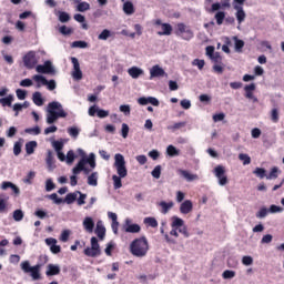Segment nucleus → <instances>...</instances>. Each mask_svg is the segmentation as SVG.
Here are the masks:
<instances>
[{
  "instance_id": "1",
  "label": "nucleus",
  "mask_w": 284,
  "mask_h": 284,
  "mask_svg": "<svg viewBox=\"0 0 284 284\" xmlns=\"http://www.w3.org/2000/svg\"><path fill=\"white\" fill-rule=\"evenodd\" d=\"M114 168L118 172V175H112L113 187L114 190H121L123 187L122 179L128 176V168L125 166V158L121 153L114 155Z\"/></svg>"
},
{
  "instance_id": "2",
  "label": "nucleus",
  "mask_w": 284,
  "mask_h": 284,
  "mask_svg": "<svg viewBox=\"0 0 284 284\" xmlns=\"http://www.w3.org/2000/svg\"><path fill=\"white\" fill-rule=\"evenodd\" d=\"M130 252L136 258H143V256H148V252H150V244L148 243V239L142 236L140 239H135L130 244Z\"/></svg>"
},
{
  "instance_id": "3",
  "label": "nucleus",
  "mask_w": 284,
  "mask_h": 284,
  "mask_svg": "<svg viewBox=\"0 0 284 284\" xmlns=\"http://www.w3.org/2000/svg\"><path fill=\"white\" fill-rule=\"evenodd\" d=\"M68 113L63 111V105L59 102H51L48 104L47 123L52 125L59 119H65Z\"/></svg>"
},
{
  "instance_id": "4",
  "label": "nucleus",
  "mask_w": 284,
  "mask_h": 284,
  "mask_svg": "<svg viewBox=\"0 0 284 284\" xmlns=\"http://www.w3.org/2000/svg\"><path fill=\"white\" fill-rule=\"evenodd\" d=\"M20 267L22 272H24V274H30L33 281H39L41 278V267H42L41 264L31 266L29 261H23L20 264Z\"/></svg>"
},
{
  "instance_id": "5",
  "label": "nucleus",
  "mask_w": 284,
  "mask_h": 284,
  "mask_svg": "<svg viewBox=\"0 0 284 284\" xmlns=\"http://www.w3.org/2000/svg\"><path fill=\"white\" fill-rule=\"evenodd\" d=\"M85 256H90L91 258H97V256H101V246L99 245V240L93 236L91 237V247H87L84 250Z\"/></svg>"
},
{
  "instance_id": "6",
  "label": "nucleus",
  "mask_w": 284,
  "mask_h": 284,
  "mask_svg": "<svg viewBox=\"0 0 284 284\" xmlns=\"http://www.w3.org/2000/svg\"><path fill=\"white\" fill-rule=\"evenodd\" d=\"M178 37H182L185 41H190V39L194 38V32L191 29H187L185 23H178V30L175 31Z\"/></svg>"
},
{
  "instance_id": "7",
  "label": "nucleus",
  "mask_w": 284,
  "mask_h": 284,
  "mask_svg": "<svg viewBox=\"0 0 284 284\" xmlns=\"http://www.w3.org/2000/svg\"><path fill=\"white\" fill-rule=\"evenodd\" d=\"M36 72L39 74H57L54 67H52V62L50 60L45 61L43 64H39L36 67Z\"/></svg>"
},
{
  "instance_id": "8",
  "label": "nucleus",
  "mask_w": 284,
  "mask_h": 284,
  "mask_svg": "<svg viewBox=\"0 0 284 284\" xmlns=\"http://www.w3.org/2000/svg\"><path fill=\"white\" fill-rule=\"evenodd\" d=\"M23 63L28 70L34 69V65H37V53H34V51H29L23 57Z\"/></svg>"
},
{
  "instance_id": "9",
  "label": "nucleus",
  "mask_w": 284,
  "mask_h": 284,
  "mask_svg": "<svg viewBox=\"0 0 284 284\" xmlns=\"http://www.w3.org/2000/svg\"><path fill=\"white\" fill-rule=\"evenodd\" d=\"M171 227L172 230L170 231V235L179 239V227H183V219L179 216H173Z\"/></svg>"
},
{
  "instance_id": "10",
  "label": "nucleus",
  "mask_w": 284,
  "mask_h": 284,
  "mask_svg": "<svg viewBox=\"0 0 284 284\" xmlns=\"http://www.w3.org/2000/svg\"><path fill=\"white\" fill-rule=\"evenodd\" d=\"M214 174L219 180L220 185H227V175H225V166L223 165L215 166Z\"/></svg>"
},
{
  "instance_id": "11",
  "label": "nucleus",
  "mask_w": 284,
  "mask_h": 284,
  "mask_svg": "<svg viewBox=\"0 0 284 284\" xmlns=\"http://www.w3.org/2000/svg\"><path fill=\"white\" fill-rule=\"evenodd\" d=\"M254 90H256L255 83L246 84L244 87L245 99H248L253 103H258V98L254 95Z\"/></svg>"
},
{
  "instance_id": "12",
  "label": "nucleus",
  "mask_w": 284,
  "mask_h": 284,
  "mask_svg": "<svg viewBox=\"0 0 284 284\" xmlns=\"http://www.w3.org/2000/svg\"><path fill=\"white\" fill-rule=\"evenodd\" d=\"M178 174H180V176H182V179H185V181H187L189 183H192V181H199L197 174L190 173L189 171L183 169H178Z\"/></svg>"
},
{
  "instance_id": "13",
  "label": "nucleus",
  "mask_w": 284,
  "mask_h": 284,
  "mask_svg": "<svg viewBox=\"0 0 284 284\" xmlns=\"http://www.w3.org/2000/svg\"><path fill=\"white\" fill-rule=\"evenodd\" d=\"M130 220L125 221V227H124V232L129 233V234H139V232H141V225L139 224H130Z\"/></svg>"
},
{
  "instance_id": "14",
  "label": "nucleus",
  "mask_w": 284,
  "mask_h": 284,
  "mask_svg": "<svg viewBox=\"0 0 284 284\" xmlns=\"http://www.w3.org/2000/svg\"><path fill=\"white\" fill-rule=\"evenodd\" d=\"M82 225L85 232H88L89 234H92V232H94V220L92 217H84Z\"/></svg>"
},
{
  "instance_id": "15",
  "label": "nucleus",
  "mask_w": 284,
  "mask_h": 284,
  "mask_svg": "<svg viewBox=\"0 0 284 284\" xmlns=\"http://www.w3.org/2000/svg\"><path fill=\"white\" fill-rule=\"evenodd\" d=\"M1 190H8V189H11L13 194H16V196H19V194H21V190H19V186H17L14 183L12 182H8V181H4L1 183Z\"/></svg>"
},
{
  "instance_id": "16",
  "label": "nucleus",
  "mask_w": 284,
  "mask_h": 284,
  "mask_svg": "<svg viewBox=\"0 0 284 284\" xmlns=\"http://www.w3.org/2000/svg\"><path fill=\"white\" fill-rule=\"evenodd\" d=\"M45 163L50 172H52V170L57 168V165L54 164V153L50 150L47 152Z\"/></svg>"
},
{
  "instance_id": "17",
  "label": "nucleus",
  "mask_w": 284,
  "mask_h": 284,
  "mask_svg": "<svg viewBox=\"0 0 284 284\" xmlns=\"http://www.w3.org/2000/svg\"><path fill=\"white\" fill-rule=\"evenodd\" d=\"M193 209H194V205L192 204V202L190 200H185L180 205L181 214H190V212H192Z\"/></svg>"
},
{
  "instance_id": "18",
  "label": "nucleus",
  "mask_w": 284,
  "mask_h": 284,
  "mask_svg": "<svg viewBox=\"0 0 284 284\" xmlns=\"http://www.w3.org/2000/svg\"><path fill=\"white\" fill-rule=\"evenodd\" d=\"M95 234L100 239V241H103L105 239V226L103 225L102 221L97 222Z\"/></svg>"
},
{
  "instance_id": "19",
  "label": "nucleus",
  "mask_w": 284,
  "mask_h": 284,
  "mask_svg": "<svg viewBox=\"0 0 284 284\" xmlns=\"http://www.w3.org/2000/svg\"><path fill=\"white\" fill-rule=\"evenodd\" d=\"M234 10H236L235 17L237 19V23H243V21H245V17H247L245 14V10H243V7L235 4Z\"/></svg>"
},
{
  "instance_id": "20",
  "label": "nucleus",
  "mask_w": 284,
  "mask_h": 284,
  "mask_svg": "<svg viewBox=\"0 0 284 284\" xmlns=\"http://www.w3.org/2000/svg\"><path fill=\"white\" fill-rule=\"evenodd\" d=\"M59 274H61V267H59V265L49 264L47 266V272H45L47 276H57Z\"/></svg>"
},
{
  "instance_id": "21",
  "label": "nucleus",
  "mask_w": 284,
  "mask_h": 284,
  "mask_svg": "<svg viewBox=\"0 0 284 284\" xmlns=\"http://www.w3.org/2000/svg\"><path fill=\"white\" fill-rule=\"evenodd\" d=\"M150 74H151V79H154L156 77H164L165 70H163V68L159 67V64H155L150 70Z\"/></svg>"
},
{
  "instance_id": "22",
  "label": "nucleus",
  "mask_w": 284,
  "mask_h": 284,
  "mask_svg": "<svg viewBox=\"0 0 284 284\" xmlns=\"http://www.w3.org/2000/svg\"><path fill=\"white\" fill-rule=\"evenodd\" d=\"M128 74L130 77H132L133 79H139V77H143L144 74V71L143 69L139 68V67H131L129 70H128Z\"/></svg>"
},
{
  "instance_id": "23",
  "label": "nucleus",
  "mask_w": 284,
  "mask_h": 284,
  "mask_svg": "<svg viewBox=\"0 0 284 284\" xmlns=\"http://www.w3.org/2000/svg\"><path fill=\"white\" fill-rule=\"evenodd\" d=\"M162 31H159V37H170L172 34V24L163 23L161 27Z\"/></svg>"
},
{
  "instance_id": "24",
  "label": "nucleus",
  "mask_w": 284,
  "mask_h": 284,
  "mask_svg": "<svg viewBox=\"0 0 284 284\" xmlns=\"http://www.w3.org/2000/svg\"><path fill=\"white\" fill-rule=\"evenodd\" d=\"M88 185L97 187L99 185V172H93L88 176Z\"/></svg>"
},
{
  "instance_id": "25",
  "label": "nucleus",
  "mask_w": 284,
  "mask_h": 284,
  "mask_svg": "<svg viewBox=\"0 0 284 284\" xmlns=\"http://www.w3.org/2000/svg\"><path fill=\"white\" fill-rule=\"evenodd\" d=\"M85 170V159H81L78 164L73 168L72 173L73 174H81Z\"/></svg>"
},
{
  "instance_id": "26",
  "label": "nucleus",
  "mask_w": 284,
  "mask_h": 284,
  "mask_svg": "<svg viewBox=\"0 0 284 284\" xmlns=\"http://www.w3.org/2000/svg\"><path fill=\"white\" fill-rule=\"evenodd\" d=\"M160 206L162 207V214H168L170 212V210H172L174 207V202H165L162 201L160 202Z\"/></svg>"
},
{
  "instance_id": "27",
  "label": "nucleus",
  "mask_w": 284,
  "mask_h": 284,
  "mask_svg": "<svg viewBox=\"0 0 284 284\" xmlns=\"http://www.w3.org/2000/svg\"><path fill=\"white\" fill-rule=\"evenodd\" d=\"M32 79L36 81L38 89L41 88V85H45L48 83V79L41 74H36L32 77Z\"/></svg>"
},
{
  "instance_id": "28",
  "label": "nucleus",
  "mask_w": 284,
  "mask_h": 284,
  "mask_svg": "<svg viewBox=\"0 0 284 284\" xmlns=\"http://www.w3.org/2000/svg\"><path fill=\"white\" fill-rule=\"evenodd\" d=\"M110 37H114V32L104 29L102 30V32L98 36L99 41H108V39H110Z\"/></svg>"
},
{
  "instance_id": "29",
  "label": "nucleus",
  "mask_w": 284,
  "mask_h": 284,
  "mask_svg": "<svg viewBox=\"0 0 284 284\" xmlns=\"http://www.w3.org/2000/svg\"><path fill=\"white\" fill-rule=\"evenodd\" d=\"M32 101L34 105H38L39 108H41V105H43V98L41 97V92L36 91L32 95Z\"/></svg>"
},
{
  "instance_id": "30",
  "label": "nucleus",
  "mask_w": 284,
  "mask_h": 284,
  "mask_svg": "<svg viewBox=\"0 0 284 284\" xmlns=\"http://www.w3.org/2000/svg\"><path fill=\"white\" fill-rule=\"evenodd\" d=\"M12 101H14V97L13 95H8L7 98H1L0 99V104L3 108H12Z\"/></svg>"
},
{
  "instance_id": "31",
  "label": "nucleus",
  "mask_w": 284,
  "mask_h": 284,
  "mask_svg": "<svg viewBox=\"0 0 284 284\" xmlns=\"http://www.w3.org/2000/svg\"><path fill=\"white\" fill-rule=\"evenodd\" d=\"M34 150H37V141H30L26 143L27 154H34Z\"/></svg>"
},
{
  "instance_id": "32",
  "label": "nucleus",
  "mask_w": 284,
  "mask_h": 284,
  "mask_svg": "<svg viewBox=\"0 0 284 284\" xmlns=\"http://www.w3.org/2000/svg\"><path fill=\"white\" fill-rule=\"evenodd\" d=\"M123 11L125 14H134V4L130 1L124 2Z\"/></svg>"
},
{
  "instance_id": "33",
  "label": "nucleus",
  "mask_w": 284,
  "mask_h": 284,
  "mask_svg": "<svg viewBox=\"0 0 284 284\" xmlns=\"http://www.w3.org/2000/svg\"><path fill=\"white\" fill-rule=\"evenodd\" d=\"M77 193H68L63 200V203H67V205H72L74 201H77Z\"/></svg>"
},
{
  "instance_id": "34",
  "label": "nucleus",
  "mask_w": 284,
  "mask_h": 284,
  "mask_svg": "<svg viewBox=\"0 0 284 284\" xmlns=\"http://www.w3.org/2000/svg\"><path fill=\"white\" fill-rule=\"evenodd\" d=\"M235 41V52H243V48H245V42L240 40L237 37H234Z\"/></svg>"
},
{
  "instance_id": "35",
  "label": "nucleus",
  "mask_w": 284,
  "mask_h": 284,
  "mask_svg": "<svg viewBox=\"0 0 284 284\" xmlns=\"http://www.w3.org/2000/svg\"><path fill=\"white\" fill-rule=\"evenodd\" d=\"M187 125L186 122H175L173 125H169L168 130H171V132H176V130H181V128H185Z\"/></svg>"
},
{
  "instance_id": "36",
  "label": "nucleus",
  "mask_w": 284,
  "mask_h": 284,
  "mask_svg": "<svg viewBox=\"0 0 284 284\" xmlns=\"http://www.w3.org/2000/svg\"><path fill=\"white\" fill-rule=\"evenodd\" d=\"M47 199H50V201H53V203H55V205H61V203H63V199L59 197V195L57 193L47 195Z\"/></svg>"
},
{
  "instance_id": "37",
  "label": "nucleus",
  "mask_w": 284,
  "mask_h": 284,
  "mask_svg": "<svg viewBox=\"0 0 284 284\" xmlns=\"http://www.w3.org/2000/svg\"><path fill=\"white\" fill-rule=\"evenodd\" d=\"M178 232L183 234L184 239L190 237V233L187 232V226H185V222L182 220V226H179Z\"/></svg>"
},
{
  "instance_id": "38",
  "label": "nucleus",
  "mask_w": 284,
  "mask_h": 284,
  "mask_svg": "<svg viewBox=\"0 0 284 284\" xmlns=\"http://www.w3.org/2000/svg\"><path fill=\"white\" fill-rule=\"evenodd\" d=\"M215 21L217 26H223V21H225V12L219 11L215 13Z\"/></svg>"
},
{
  "instance_id": "39",
  "label": "nucleus",
  "mask_w": 284,
  "mask_h": 284,
  "mask_svg": "<svg viewBox=\"0 0 284 284\" xmlns=\"http://www.w3.org/2000/svg\"><path fill=\"white\" fill-rule=\"evenodd\" d=\"M239 159L243 162V165H250V163H252V158L245 153H240Z\"/></svg>"
},
{
  "instance_id": "40",
  "label": "nucleus",
  "mask_w": 284,
  "mask_h": 284,
  "mask_svg": "<svg viewBox=\"0 0 284 284\" xmlns=\"http://www.w3.org/2000/svg\"><path fill=\"white\" fill-rule=\"evenodd\" d=\"M144 223L150 227H159V222L154 217H145Z\"/></svg>"
},
{
  "instance_id": "41",
  "label": "nucleus",
  "mask_w": 284,
  "mask_h": 284,
  "mask_svg": "<svg viewBox=\"0 0 284 284\" xmlns=\"http://www.w3.org/2000/svg\"><path fill=\"white\" fill-rule=\"evenodd\" d=\"M75 159H77V155L74 154V151H72V150L68 151L67 156H65L67 163L69 165H71V163H74Z\"/></svg>"
},
{
  "instance_id": "42",
  "label": "nucleus",
  "mask_w": 284,
  "mask_h": 284,
  "mask_svg": "<svg viewBox=\"0 0 284 284\" xmlns=\"http://www.w3.org/2000/svg\"><path fill=\"white\" fill-rule=\"evenodd\" d=\"M8 212V200L0 197V214Z\"/></svg>"
},
{
  "instance_id": "43",
  "label": "nucleus",
  "mask_w": 284,
  "mask_h": 284,
  "mask_svg": "<svg viewBox=\"0 0 284 284\" xmlns=\"http://www.w3.org/2000/svg\"><path fill=\"white\" fill-rule=\"evenodd\" d=\"M84 161H85V165L88 163L90 165V168H92V170H94V168H97V161L94 160L93 153L90 154V158L84 159Z\"/></svg>"
},
{
  "instance_id": "44",
  "label": "nucleus",
  "mask_w": 284,
  "mask_h": 284,
  "mask_svg": "<svg viewBox=\"0 0 284 284\" xmlns=\"http://www.w3.org/2000/svg\"><path fill=\"white\" fill-rule=\"evenodd\" d=\"M13 221H23V211L21 209L13 211Z\"/></svg>"
},
{
  "instance_id": "45",
  "label": "nucleus",
  "mask_w": 284,
  "mask_h": 284,
  "mask_svg": "<svg viewBox=\"0 0 284 284\" xmlns=\"http://www.w3.org/2000/svg\"><path fill=\"white\" fill-rule=\"evenodd\" d=\"M166 152L169 156H179V150H176V146L174 145H169Z\"/></svg>"
},
{
  "instance_id": "46",
  "label": "nucleus",
  "mask_w": 284,
  "mask_h": 284,
  "mask_svg": "<svg viewBox=\"0 0 284 284\" xmlns=\"http://www.w3.org/2000/svg\"><path fill=\"white\" fill-rule=\"evenodd\" d=\"M69 240H70V230L62 231V233L60 235V241L62 243H68Z\"/></svg>"
},
{
  "instance_id": "47",
  "label": "nucleus",
  "mask_w": 284,
  "mask_h": 284,
  "mask_svg": "<svg viewBox=\"0 0 284 284\" xmlns=\"http://www.w3.org/2000/svg\"><path fill=\"white\" fill-rule=\"evenodd\" d=\"M268 212L270 210H267V207L265 206L261 207L260 211L256 213V219H265Z\"/></svg>"
},
{
  "instance_id": "48",
  "label": "nucleus",
  "mask_w": 284,
  "mask_h": 284,
  "mask_svg": "<svg viewBox=\"0 0 284 284\" xmlns=\"http://www.w3.org/2000/svg\"><path fill=\"white\" fill-rule=\"evenodd\" d=\"M266 179H267L268 181L272 180V179H278V168L274 166V168L271 170L270 174L266 175Z\"/></svg>"
},
{
  "instance_id": "49",
  "label": "nucleus",
  "mask_w": 284,
  "mask_h": 284,
  "mask_svg": "<svg viewBox=\"0 0 284 284\" xmlns=\"http://www.w3.org/2000/svg\"><path fill=\"white\" fill-rule=\"evenodd\" d=\"M192 65H196V68H199V70H203V68H205V60L194 59L192 61Z\"/></svg>"
},
{
  "instance_id": "50",
  "label": "nucleus",
  "mask_w": 284,
  "mask_h": 284,
  "mask_svg": "<svg viewBox=\"0 0 284 284\" xmlns=\"http://www.w3.org/2000/svg\"><path fill=\"white\" fill-rule=\"evenodd\" d=\"M87 10H90V3H88V2H80L78 4V12H87Z\"/></svg>"
},
{
  "instance_id": "51",
  "label": "nucleus",
  "mask_w": 284,
  "mask_h": 284,
  "mask_svg": "<svg viewBox=\"0 0 284 284\" xmlns=\"http://www.w3.org/2000/svg\"><path fill=\"white\" fill-rule=\"evenodd\" d=\"M265 169L263 168H256L254 171H253V174H256L258 176V179H265Z\"/></svg>"
},
{
  "instance_id": "52",
  "label": "nucleus",
  "mask_w": 284,
  "mask_h": 284,
  "mask_svg": "<svg viewBox=\"0 0 284 284\" xmlns=\"http://www.w3.org/2000/svg\"><path fill=\"white\" fill-rule=\"evenodd\" d=\"M17 98L19 99V101H24L26 97L28 95V92H26V90L23 89H18L16 91Z\"/></svg>"
},
{
  "instance_id": "53",
  "label": "nucleus",
  "mask_w": 284,
  "mask_h": 284,
  "mask_svg": "<svg viewBox=\"0 0 284 284\" xmlns=\"http://www.w3.org/2000/svg\"><path fill=\"white\" fill-rule=\"evenodd\" d=\"M278 109H272L271 111V121L273 123H278Z\"/></svg>"
},
{
  "instance_id": "54",
  "label": "nucleus",
  "mask_w": 284,
  "mask_h": 284,
  "mask_svg": "<svg viewBox=\"0 0 284 284\" xmlns=\"http://www.w3.org/2000/svg\"><path fill=\"white\" fill-rule=\"evenodd\" d=\"M121 134L123 139H128V134H130V126L126 123L122 124Z\"/></svg>"
},
{
  "instance_id": "55",
  "label": "nucleus",
  "mask_w": 284,
  "mask_h": 284,
  "mask_svg": "<svg viewBox=\"0 0 284 284\" xmlns=\"http://www.w3.org/2000/svg\"><path fill=\"white\" fill-rule=\"evenodd\" d=\"M23 146V144H21V142H16L13 145V154L14 156H19V154H21V148Z\"/></svg>"
},
{
  "instance_id": "56",
  "label": "nucleus",
  "mask_w": 284,
  "mask_h": 284,
  "mask_svg": "<svg viewBox=\"0 0 284 284\" xmlns=\"http://www.w3.org/2000/svg\"><path fill=\"white\" fill-rule=\"evenodd\" d=\"M59 21H61V23H68V21H70V14H68V12H60L59 16Z\"/></svg>"
},
{
  "instance_id": "57",
  "label": "nucleus",
  "mask_w": 284,
  "mask_h": 284,
  "mask_svg": "<svg viewBox=\"0 0 284 284\" xmlns=\"http://www.w3.org/2000/svg\"><path fill=\"white\" fill-rule=\"evenodd\" d=\"M153 179H161V165H156L151 172Z\"/></svg>"
},
{
  "instance_id": "58",
  "label": "nucleus",
  "mask_w": 284,
  "mask_h": 284,
  "mask_svg": "<svg viewBox=\"0 0 284 284\" xmlns=\"http://www.w3.org/2000/svg\"><path fill=\"white\" fill-rule=\"evenodd\" d=\"M222 276L223 278H234V276H236V272L226 270L223 272Z\"/></svg>"
},
{
  "instance_id": "59",
  "label": "nucleus",
  "mask_w": 284,
  "mask_h": 284,
  "mask_svg": "<svg viewBox=\"0 0 284 284\" xmlns=\"http://www.w3.org/2000/svg\"><path fill=\"white\" fill-rule=\"evenodd\" d=\"M242 263L246 266L252 265L254 263V258L250 255H245L242 257Z\"/></svg>"
},
{
  "instance_id": "60",
  "label": "nucleus",
  "mask_w": 284,
  "mask_h": 284,
  "mask_svg": "<svg viewBox=\"0 0 284 284\" xmlns=\"http://www.w3.org/2000/svg\"><path fill=\"white\" fill-rule=\"evenodd\" d=\"M68 132L73 139H77L79 136V130L77 129V126L69 128Z\"/></svg>"
},
{
  "instance_id": "61",
  "label": "nucleus",
  "mask_w": 284,
  "mask_h": 284,
  "mask_svg": "<svg viewBox=\"0 0 284 284\" xmlns=\"http://www.w3.org/2000/svg\"><path fill=\"white\" fill-rule=\"evenodd\" d=\"M213 63H222L223 58L221 57V53L215 52V54H213L211 58Z\"/></svg>"
},
{
  "instance_id": "62",
  "label": "nucleus",
  "mask_w": 284,
  "mask_h": 284,
  "mask_svg": "<svg viewBox=\"0 0 284 284\" xmlns=\"http://www.w3.org/2000/svg\"><path fill=\"white\" fill-rule=\"evenodd\" d=\"M268 212H271V214H276L278 212H283V207L272 204L268 209Z\"/></svg>"
},
{
  "instance_id": "63",
  "label": "nucleus",
  "mask_w": 284,
  "mask_h": 284,
  "mask_svg": "<svg viewBox=\"0 0 284 284\" xmlns=\"http://www.w3.org/2000/svg\"><path fill=\"white\" fill-rule=\"evenodd\" d=\"M57 187V185H54V182H52V180H47L45 182V191L47 192H52V190H54Z\"/></svg>"
},
{
  "instance_id": "64",
  "label": "nucleus",
  "mask_w": 284,
  "mask_h": 284,
  "mask_svg": "<svg viewBox=\"0 0 284 284\" xmlns=\"http://www.w3.org/2000/svg\"><path fill=\"white\" fill-rule=\"evenodd\" d=\"M59 31L61 34H64V37L72 33V29H70L65 26L60 27Z\"/></svg>"
}]
</instances>
